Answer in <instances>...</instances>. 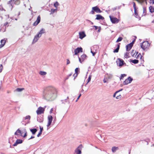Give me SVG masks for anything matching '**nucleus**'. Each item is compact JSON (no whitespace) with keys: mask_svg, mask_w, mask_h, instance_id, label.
<instances>
[{"mask_svg":"<svg viewBox=\"0 0 154 154\" xmlns=\"http://www.w3.org/2000/svg\"><path fill=\"white\" fill-rule=\"evenodd\" d=\"M126 76V75L125 74H123L121 75L120 79H122L123 78L125 77Z\"/></svg>","mask_w":154,"mask_h":154,"instance_id":"79ce46f5","label":"nucleus"},{"mask_svg":"<svg viewBox=\"0 0 154 154\" xmlns=\"http://www.w3.org/2000/svg\"><path fill=\"white\" fill-rule=\"evenodd\" d=\"M26 136H27V132H26V131L24 135V136L23 135L22 136L23 137H25Z\"/></svg>","mask_w":154,"mask_h":154,"instance_id":"3c124183","label":"nucleus"},{"mask_svg":"<svg viewBox=\"0 0 154 154\" xmlns=\"http://www.w3.org/2000/svg\"><path fill=\"white\" fill-rule=\"evenodd\" d=\"M57 11V9H51V14H53L55 12H56Z\"/></svg>","mask_w":154,"mask_h":154,"instance_id":"7c9ffc66","label":"nucleus"},{"mask_svg":"<svg viewBox=\"0 0 154 154\" xmlns=\"http://www.w3.org/2000/svg\"><path fill=\"white\" fill-rule=\"evenodd\" d=\"M38 38L35 36L33 40V43H35L38 40Z\"/></svg>","mask_w":154,"mask_h":154,"instance_id":"c756f323","label":"nucleus"},{"mask_svg":"<svg viewBox=\"0 0 154 154\" xmlns=\"http://www.w3.org/2000/svg\"><path fill=\"white\" fill-rule=\"evenodd\" d=\"M139 61V60L136 59L131 60V63H134V64H137L138 63Z\"/></svg>","mask_w":154,"mask_h":154,"instance_id":"a878e982","label":"nucleus"},{"mask_svg":"<svg viewBox=\"0 0 154 154\" xmlns=\"http://www.w3.org/2000/svg\"><path fill=\"white\" fill-rule=\"evenodd\" d=\"M91 52L92 54L93 55V56H94L95 54L96 53V52H93V51H92V50H91Z\"/></svg>","mask_w":154,"mask_h":154,"instance_id":"de8ad7c7","label":"nucleus"},{"mask_svg":"<svg viewBox=\"0 0 154 154\" xmlns=\"http://www.w3.org/2000/svg\"><path fill=\"white\" fill-rule=\"evenodd\" d=\"M34 137H34L32 136L29 139H31L33 138Z\"/></svg>","mask_w":154,"mask_h":154,"instance_id":"13d9d810","label":"nucleus"},{"mask_svg":"<svg viewBox=\"0 0 154 154\" xmlns=\"http://www.w3.org/2000/svg\"><path fill=\"white\" fill-rule=\"evenodd\" d=\"M123 39V38L122 37H119L117 39L116 41V42H119L121 41L122 39Z\"/></svg>","mask_w":154,"mask_h":154,"instance_id":"4c0bfd02","label":"nucleus"},{"mask_svg":"<svg viewBox=\"0 0 154 154\" xmlns=\"http://www.w3.org/2000/svg\"><path fill=\"white\" fill-rule=\"evenodd\" d=\"M143 13H145L144 15H145L146 14V9L145 8H143Z\"/></svg>","mask_w":154,"mask_h":154,"instance_id":"37998d69","label":"nucleus"},{"mask_svg":"<svg viewBox=\"0 0 154 154\" xmlns=\"http://www.w3.org/2000/svg\"><path fill=\"white\" fill-rule=\"evenodd\" d=\"M87 56L85 54H83L80 57H79V60L80 63H82L86 58Z\"/></svg>","mask_w":154,"mask_h":154,"instance_id":"1a4fd4ad","label":"nucleus"},{"mask_svg":"<svg viewBox=\"0 0 154 154\" xmlns=\"http://www.w3.org/2000/svg\"><path fill=\"white\" fill-rule=\"evenodd\" d=\"M91 76L90 75L88 78V81L87 82V83H88V82H89L91 80Z\"/></svg>","mask_w":154,"mask_h":154,"instance_id":"c03bdc74","label":"nucleus"},{"mask_svg":"<svg viewBox=\"0 0 154 154\" xmlns=\"http://www.w3.org/2000/svg\"><path fill=\"white\" fill-rule=\"evenodd\" d=\"M48 123L47 125V126L48 127L49 126L51 125L52 122L53 120V117L52 116L50 115L48 116Z\"/></svg>","mask_w":154,"mask_h":154,"instance_id":"9b49d317","label":"nucleus"},{"mask_svg":"<svg viewBox=\"0 0 154 154\" xmlns=\"http://www.w3.org/2000/svg\"><path fill=\"white\" fill-rule=\"evenodd\" d=\"M119 92V91H116L113 95V97H116V99H119L120 98L121 96L120 94L119 95H117L116 97V94Z\"/></svg>","mask_w":154,"mask_h":154,"instance_id":"393cba45","label":"nucleus"},{"mask_svg":"<svg viewBox=\"0 0 154 154\" xmlns=\"http://www.w3.org/2000/svg\"><path fill=\"white\" fill-rule=\"evenodd\" d=\"M133 46V43H130L129 44H128L126 46V49L127 51H129L131 49V48Z\"/></svg>","mask_w":154,"mask_h":154,"instance_id":"2eb2a0df","label":"nucleus"},{"mask_svg":"<svg viewBox=\"0 0 154 154\" xmlns=\"http://www.w3.org/2000/svg\"><path fill=\"white\" fill-rule=\"evenodd\" d=\"M124 57L127 58L129 57V53L126 52L124 54Z\"/></svg>","mask_w":154,"mask_h":154,"instance_id":"2f4dec72","label":"nucleus"},{"mask_svg":"<svg viewBox=\"0 0 154 154\" xmlns=\"http://www.w3.org/2000/svg\"><path fill=\"white\" fill-rule=\"evenodd\" d=\"M119 149L118 147H116L115 146H113L112 148V150L113 152H115L116 150H117Z\"/></svg>","mask_w":154,"mask_h":154,"instance_id":"bb28decb","label":"nucleus"},{"mask_svg":"<svg viewBox=\"0 0 154 154\" xmlns=\"http://www.w3.org/2000/svg\"><path fill=\"white\" fill-rule=\"evenodd\" d=\"M131 55L133 57L136 58L138 60H139L141 64L144 63L143 57L142 56L140 53L133 50L131 52Z\"/></svg>","mask_w":154,"mask_h":154,"instance_id":"f03ea898","label":"nucleus"},{"mask_svg":"<svg viewBox=\"0 0 154 154\" xmlns=\"http://www.w3.org/2000/svg\"><path fill=\"white\" fill-rule=\"evenodd\" d=\"M79 69L78 68H76L75 69V73H74L73 75V76H74L75 77V78L77 77V75L78 74V72L79 71Z\"/></svg>","mask_w":154,"mask_h":154,"instance_id":"4be33fe9","label":"nucleus"},{"mask_svg":"<svg viewBox=\"0 0 154 154\" xmlns=\"http://www.w3.org/2000/svg\"><path fill=\"white\" fill-rule=\"evenodd\" d=\"M134 14L135 16L137 17V16H138V14L137 12V9H135V10H134Z\"/></svg>","mask_w":154,"mask_h":154,"instance_id":"58836bf2","label":"nucleus"},{"mask_svg":"<svg viewBox=\"0 0 154 154\" xmlns=\"http://www.w3.org/2000/svg\"><path fill=\"white\" fill-rule=\"evenodd\" d=\"M22 142V140H17L16 142L13 145V146H16L17 144L20 143H21Z\"/></svg>","mask_w":154,"mask_h":154,"instance_id":"412c9836","label":"nucleus"},{"mask_svg":"<svg viewBox=\"0 0 154 154\" xmlns=\"http://www.w3.org/2000/svg\"><path fill=\"white\" fill-rule=\"evenodd\" d=\"M3 67L2 64L0 65V73L1 72L2 70Z\"/></svg>","mask_w":154,"mask_h":154,"instance_id":"ea45409f","label":"nucleus"},{"mask_svg":"<svg viewBox=\"0 0 154 154\" xmlns=\"http://www.w3.org/2000/svg\"><path fill=\"white\" fill-rule=\"evenodd\" d=\"M91 24H93V23L92 22V23H91Z\"/></svg>","mask_w":154,"mask_h":154,"instance_id":"e2e57ef3","label":"nucleus"},{"mask_svg":"<svg viewBox=\"0 0 154 154\" xmlns=\"http://www.w3.org/2000/svg\"><path fill=\"white\" fill-rule=\"evenodd\" d=\"M53 108H51L50 110V112L51 113L53 111Z\"/></svg>","mask_w":154,"mask_h":154,"instance_id":"4d7b16f0","label":"nucleus"},{"mask_svg":"<svg viewBox=\"0 0 154 154\" xmlns=\"http://www.w3.org/2000/svg\"><path fill=\"white\" fill-rule=\"evenodd\" d=\"M15 135H19L20 134L21 135V136H23L21 133V131L19 129H18L14 133Z\"/></svg>","mask_w":154,"mask_h":154,"instance_id":"f3484780","label":"nucleus"},{"mask_svg":"<svg viewBox=\"0 0 154 154\" xmlns=\"http://www.w3.org/2000/svg\"><path fill=\"white\" fill-rule=\"evenodd\" d=\"M56 93V90L54 88L51 86H48L44 89L43 96L46 100H49L54 97Z\"/></svg>","mask_w":154,"mask_h":154,"instance_id":"f257e3e1","label":"nucleus"},{"mask_svg":"<svg viewBox=\"0 0 154 154\" xmlns=\"http://www.w3.org/2000/svg\"><path fill=\"white\" fill-rule=\"evenodd\" d=\"M97 17H96L95 19L97 20H103L104 18L100 14H97L96 15Z\"/></svg>","mask_w":154,"mask_h":154,"instance_id":"6ab92c4d","label":"nucleus"},{"mask_svg":"<svg viewBox=\"0 0 154 154\" xmlns=\"http://www.w3.org/2000/svg\"><path fill=\"white\" fill-rule=\"evenodd\" d=\"M149 3L151 4H154V0H149Z\"/></svg>","mask_w":154,"mask_h":154,"instance_id":"49530a36","label":"nucleus"},{"mask_svg":"<svg viewBox=\"0 0 154 154\" xmlns=\"http://www.w3.org/2000/svg\"><path fill=\"white\" fill-rule=\"evenodd\" d=\"M18 142H20V141H18Z\"/></svg>","mask_w":154,"mask_h":154,"instance_id":"0e129e2a","label":"nucleus"},{"mask_svg":"<svg viewBox=\"0 0 154 154\" xmlns=\"http://www.w3.org/2000/svg\"><path fill=\"white\" fill-rule=\"evenodd\" d=\"M30 131L33 134H35L37 132V130L36 128L32 129H30Z\"/></svg>","mask_w":154,"mask_h":154,"instance_id":"b1692460","label":"nucleus"},{"mask_svg":"<svg viewBox=\"0 0 154 154\" xmlns=\"http://www.w3.org/2000/svg\"><path fill=\"white\" fill-rule=\"evenodd\" d=\"M100 29H99V30H98V32H100Z\"/></svg>","mask_w":154,"mask_h":154,"instance_id":"052dcab7","label":"nucleus"},{"mask_svg":"<svg viewBox=\"0 0 154 154\" xmlns=\"http://www.w3.org/2000/svg\"><path fill=\"white\" fill-rule=\"evenodd\" d=\"M45 33V30L44 29H42L40 31L39 33L42 35V34L44 33Z\"/></svg>","mask_w":154,"mask_h":154,"instance_id":"e433bc0d","label":"nucleus"},{"mask_svg":"<svg viewBox=\"0 0 154 154\" xmlns=\"http://www.w3.org/2000/svg\"><path fill=\"white\" fill-rule=\"evenodd\" d=\"M120 43H119L117 45V48L113 51L114 53H117L118 52L120 46Z\"/></svg>","mask_w":154,"mask_h":154,"instance_id":"a211bd4d","label":"nucleus"},{"mask_svg":"<svg viewBox=\"0 0 154 154\" xmlns=\"http://www.w3.org/2000/svg\"><path fill=\"white\" fill-rule=\"evenodd\" d=\"M103 82L104 83H105V82H106V81L105 79H104V80H103Z\"/></svg>","mask_w":154,"mask_h":154,"instance_id":"bf43d9fd","label":"nucleus"},{"mask_svg":"<svg viewBox=\"0 0 154 154\" xmlns=\"http://www.w3.org/2000/svg\"><path fill=\"white\" fill-rule=\"evenodd\" d=\"M24 88H17L16 89V90L17 91L20 92V91H21L24 90Z\"/></svg>","mask_w":154,"mask_h":154,"instance_id":"72a5a7b5","label":"nucleus"},{"mask_svg":"<svg viewBox=\"0 0 154 154\" xmlns=\"http://www.w3.org/2000/svg\"><path fill=\"white\" fill-rule=\"evenodd\" d=\"M12 22V20L11 19L8 18L6 22L4 23V26L5 27L11 26V24Z\"/></svg>","mask_w":154,"mask_h":154,"instance_id":"6e6552de","label":"nucleus"},{"mask_svg":"<svg viewBox=\"0 0 154 154\" xmlns=\"http://www.w3.org/2000/svg\"><path fill=\"white\" fill-rule=\"evenodd\" d=\"M67 60V64H69L70 63V61L69 60V59H67L66 60Z\"/></svg>","mask_w":154,"mask_h":154,"instance_id":"8fccbe9b","label":"nucleus"},{"mask_svg":"<svg viewBox=\"0 0 154 154\" xmlns=\"http://www.w3.org/2000/svg\"><path fill=\"white\" fill-rule=\"evenodd\" d=\"M45 111V109L42 107H39L37 110L36 112L37 115H39L43 113Z\"/></svg>","mask_w":154,"mask_h":154,"instance_id":"423d86ee","label":"nucleus"},{"mask_svg":"<svg viewBox=\"0 0 154 154\" xmlns=\"http://www.w3.org/2000/svg\"><path fill=\"white\" fill-rule=\"evenodd\" d=\"M14 4L17 5H19L20 3V0H14Z\"/></svg>","mask_w":154,"mask_h":154,"instance_id":"c85d7f7f","label":"nucleus"},{"mask_svg":"<svg viewBox=\"0 0 154 154\" xmlns=\"http://www.w3.org/2000/svg\"><path fill=\"white\" fill-rule=\"evenodd\" d=\"M133 7L134 10L136 9V4L134 2H133Z\"/></svg>","mask_w":154,"mask_h":154,"instance_id":"a18cd8bd","label":"nucleus"},{"mask_svg":"<svg viewBox=\"0 0 154 154\" xmlns=\"http://www.w3.org/2000/svg\"><path fill=\"white\" fill-rule=\"evenodd\" d=\"M92 10H94L95 12L97 13H100L102 11L97 6H95L92 8Z\"/></svg>","mask_w":154,"mask_h":154,"instance_id":"4468645a","label":"nucleus"},{"mask_svg":"<svg viewBox=\"0 0 154 154\" xmlns=\"http://www.w3.org/2000/svg\"><path fill=\"white\" fill-rule=\"evenodd\" d=\"M141 47L144 50L149 48L150 46V44L148 41L143 42L141 45Z\"/></svg>","mask_w":154,"mask_h":154,"instance_id":"7ed1b4c3","label":"nucleus"},{"mask_svg":"<svg viewBox=\"0 0 154 154\" xmlns=\"http://www.w3.org/2000/svg\"><path fill=\"white\" fill-rule=\"evenodd\" d=\"M152 23H154V20H153L152 21Z\"/></svg>","mask_w":154,"mask_h":154,"instance_id":"680f3d73","label":"nucleus"},{"mask_svg":"<svg viewBox=\"0 0 154 154\" xmlns=\"http://www.w3.org/2000/svg\"><path fill=\"white\" fill-rule=\"evenodd\" d=\"M80 52H82V48L81 47H78L74 50V54L77 55Z\"/></svg>","mask_w":154,"mask_h":154,"instance_id":"f8f14e48","label":"nucleus"},{"mask_svg":"<svg viewBox=\"0 0 154 154\" xmlns=\"http://www.w3.org/2000/svg\"><path fill=\"white\" fill-rule=\"evenodd\" d=\"M41 35H42L38 33L36 35H35V36L39 38L41 37Z\"/></svg>","mask_w":154,"mask_h":154,"instance_id":"a19ab883","label":"nucleus"},{"mask_svg":"<svg viewBox=\"0 0 154 154\" xmlns=\"http://www.w3.org/2000/svg\"><path fill=\"white\" fill-rule=\"evenodd\" d=\"M81 94H80L79 96H78V97L77 98V100H76V101L79 99V98H80V96H81Z\"/></svg>","mask_w":154,"mask_h":154,"instance_id":"6e6d98bb","label":"nucleus"},{"mask_svg":"<svg viewBox=\"0 0 154 154\" xmlns=\"http://www.w3.org/2000/svg\"><path fill=\"white\" fill-rule=\"evenodd\" d=\"M93 27L95 28V30H97L98 29V27L96 26H94Z\"/></svg>","mask_w":154,"mask_h":154,"instance_id":"5fc2aeb1","label":"nucleus"},{"mask_svg":"<svg viewBox=\"0 0 154 154\" xmlns=\"http://www.w3.org/2000/svg\"><path fill=\"white\" fill-rule=\"evenodd\" d=\"M31 117L30 116L28 115L26 116L24 118V120H26V119H28V120H29L30 119Z\"/></svg>","mask_w":154,"mask_h":154,"instance_id":"c9c22d12","label":"nucleus"},{"mask_svg":"<svg viewBox=\"0 0 154 154\" xmlns=\"http://www.w3.org/2000/svg\"><path fill=\"white\" fill-rule=\"evenodd\" d=\"M54 6L57 9V7L59 5V4L57 2H56L54 3Z\"/></svg>","mask_w":154,"mask_h":154,"instance_id":"f704fd0d","label":"nucleus"},{"mask_svg":"<svg viewBox=\"0 0 154 154\" xmlns=\"http://www.w3.org/2000/svg\"><path fill=\"white\" fill-rule=\"evenodd\" d=\"M82 145H80L75 150V152L76 154H81V150L82 148Z\"/></svg>","mask_w":154,"mask_h":154,"instance_id":"0eeeda50","label":"nucleus"},{"mask_svg":"<svg viewBox=\"0 0 154 154\" xmlns=\"http://www.w3.org/2000/svg\"><path fill=\"white\" fill-rule=\"evenodd\" d=\"M41 21V17L40 15H39L37 18L36 20L33 23V25L34 26H36L40 23Z\"/></svg>","mask_w":154,"mask_h":154,"instance_id":"ddd939ff","label":"nucleus"},{"mask_svg":"<svg viewBox=\"0 0 154 154\" xmlns=\"http://www.w3.org/2000/svg\"><path fill=\"white\" fill-rule=\"evenodd\" d=\"M132 79L130 77H129L128 79H126L123 82V84L125 85H127L128 84L130 83L132 81Z\"/></svg>","mask_w":154,"mask_h":154,"instance_id":"9d476101","label":"nucleus"},{"mask_svg":"<svg viewBox=\"0 0 154 154\" xmlns=\"http://www.w3.org/2000/svg\"><path fill=\"white\" fill-rule=\"evenodd\" d=\"M1 44L0 45V48H2L5 45L6 41L5 40L2 39L1 41Z\"/></svg>","mask_w":154,"mask_h":154,"instance_id":"aec40b11","label":"nucleus"},{"mask_svg":"<svg viewBox=\"0 0 154 154\" xmlns=\"http://www.w3.org/2000/svg\"><path fill=\"white\" fill-rule=\"evenodd\" d=\"M39 74L41 75H44L46 74V72L42 71H40L39 72Z\"/></svg>","mask_w":154,"mask_h":154,"instance_id":"473e14b6","label":"nucleus"},{"mask_svg":"<svg viewBox=\"0 0 154 154\" xmlns=\"http://www.w3.org/2000/svg\"><path fill=\"white\" fill-rule=\"evenodd\" d=\"M149 9L150 12L152 13L154 12V7L150 6L149 7Z\"/></svg>","mask_w":154,"mask_h":154,"instance_id":"5701e85b","label":"nucleus"},{"mask_svg":"<svg viewBox=\"0 0 154 154\" xmlns=\"http://www.w3.org/2000/svg\"><path fill=\"white\" fill-rule=\"evenodd\" d=\"M42 134V132L39 131L38 134H37V137H39Z\"/></svg>","mask_w":154,"mask_h":154,"instance_id":"09e8293b","label":"nucleus"},{"mask_svg":"<svg viewBox=\"0 0 154 154\" xmlns=\"http://www.w3.org/2000/svg\"><path fill=\"white\" fill-rule=\"evenodd\" d=\"M79 35V38L81 39H82L86 36V35L84 32H80Z\"/></svg>","mask_w":154,"mask_h":154,"instance_id":"dca6fc26","label":"nucleus"},{"mask_svg":"<svg viewBox=\"0 0 154 154\" xmlns=\"http://www.w3.org/2000/svg\"><path fill=\"white\" fill-rule=\"evenodd\" d=\"M109 17L110 20L112 23H117L120 21V20L116 18L113 17L111 16H110Z\"/></svg>","mask_w":154,"mask_h":154,"instance_id":"20e7f679","label":"nucleus"},{"mask_svg":"<svg viewBox=\"0 0 154 154\" xmlns=\"http://www.w3.org/2000/svg\"><path fill=\"white\" fill-rule=\"evenodd\" d=\"M117 65L119 66H122L124 64L126 63L124 62V61L122 59L118 58L116 61Z\"/></svg>","mask_w":154,"mask_h":154,"instance_id":"39448f33","label":"nucleus"},{"mask_svg":"<svg viewBox=\"0 0 154 154\" xmlns=\"http://www.w3.org/2000/svg\"><path fill=\"white\" fill-rule=\"evenodd\" d=\"M40 131L42 132L43 130V127H40Z\"/></svg>","mask_w":154,"mask_h":154,"instance_id":"603ef678","label":"nucleus"},{"mask_svg":"<svg viewBox=\"0 0 154 154\" xmlns=\"http://www.w3.org/2000/svg\"><path fill=\"white\" fill-rule=\"evenodd\" d=\"M14 1V0H11L8 2V4L10 5L12 7V8L13 7V4Z\"/></svg>","mask_w":154,"mask_h":154,"instance_id":"cd10ccee","label":"nucleus"},{"mask_svg":"<svg viewBox=\"0 0 154 154\" xmlns=\"http://www.w3.org/2000/svg\"><path fill=\"white\" fill-rule=\"evenodd\" d=\"M91 13L92 14H94V11L92 10L91 11Z\"/></svg>","mask_w":154,"mask_h":154,"instance_id":"864d4df0","label":"nucleus"}]
</instances>
